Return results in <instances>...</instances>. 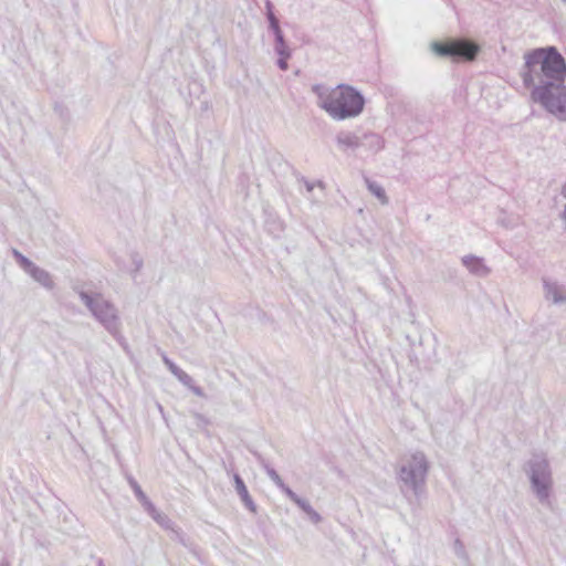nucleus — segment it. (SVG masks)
I'll return each mask as SVG.
<instances>
[{"label":"nucleus","instance_id":"obj_1","mask_svg":"<svg viewBox=\"0 0 566 566\" xmlns=\"http://www.w3.org/2000/svg\"><path fill=\"white\" fill-rule=\"evenodd\" d=\"M521 77L532 87L531 97L558 120L566 122V63L554 48L536 49L524 55Z\"/></svg>","mask_w":566,"mask_h":566},{"label":"nucleus","instance_id":"obj_2","mask_svg":"<svg viewBox=\"0 0 566 566\" xmlns=\"http://www.w3.org/2000/svg\"><path fill=\"white\" fill-rule=\"evenodd\" d=\"M312 92L317 97V106L335 120L356 117L364 109L363 95L350 85L339 84L329 87L316 84L312 86Z\"/></svg>","mask_w":566,"mask_h":566},{"label":"nucleus","instance_id":"obj_3","mask_svg":"<svg viewBox=\"0 0 566 566\" xmlns=\"http://www.w3.org/2000/svg\"><path fill=\"white\" fill-rule=\"evenodd\" d=\"M431 50L439 56L462 57L472 61L479 52V46L469 41L461 40L449 43L433 42Z\"/></svg>","mask_w":566,"mask_h":566},{"label":"nucleus","instance_id":"obj_4","mask_svg":"<svg viewBox=\"0 0 566 566\" xmlns=\"http://www.w3.org/2000/svg\"><path fill=\"white\" fill-rule=\"evenodd\" d=\"M298 188L305 190L307 197L313 201H319L325 196V185L322 180H310L305 177L297 179Z\"/></svg>","mask_w":566,"mask_h":566},{"label":"nucleus","instance_id":"obj_5","mask_svg":"<svg viewBox=\"0 0 566 566\" xmlns=\"http://www.w3.org/2000/svg\"><path fill=\"white\" fill-rule=\"evenodd\" d=\"M336 145L342 153L349 155L361 145V142L355 133L339 132L336 136Z\"/></svg>","mask_w":566,"mask_h":566},{"label":"nucleus","instance_id":"obj_6","mask_svg":"<svg viewBox=\"0 0 566 566\" xmlns=\"http://www.w3.org/2000/svg\"><path fill=\"white\" fill-rule=\"evenodd\" d=\"M462 261L463 264L473 273L481 274L485 272L482 261L475 256H465Z\"/></svg>","mask_w":566,"mask_h":566},{"label":"nucleus","instance_id":"obj_7","mask_svg":"<svg viewBox=\"0 0 566 566\" xmlns=\"http://www.w3.org/2000/svg\"><path fill=\"white\" fill-rule=\"evenodd\" d=\"M275 52L279 56H291V51L284 41V36L282 32H276L275 34Z\"/></svg>","mask_w":566,"mask_h":566},{"label":"nucleus","instance_id":"obj_8","mask_svg":"<svg viewBox=\"0 0 566 566\" xmlns=\"http://www.w3.org/2000/svg\"><path fill=\"white\" fill-rule=\"evenodd\" d=\"M366 182L370 192L375 195L382 203H386L387 198L384 188L380 185L370 180H366Z\"/></svg>","mask_w":566,"mask_h":566},{"label":"nucleus","instance_id":"obj_9","mask_svg":"<svg viewBox=\"0 0 566 566\" xmlns=\"http://www.w3.org/2000/svg\"><path fill=\"white\" fill-rule=\"evenodd\" d=\"M18 256H19V260H20L21 265H22L25 270L30 271L34 277H36L38 280H41V277H42V276H45V277H46V274H45V273H43V272H41V271H39V270H36V269H32V270H31L32 264H31V262H29L25 258H23L22 255H18Z\"/></svg>","mask_w":566,"mask_h":566},{"label":"nucleus","instance_id":"obj_10","mask_svg":"<svg viewBox=\"0 0 566 566\" xmlns=\"http://www.w3.org/2000/svg\"><path fill=\"white\" fill-rule=\"evenodd\" d=\"M416 468L411 470V474L416 475L417 473L423 474L427 471V465L424 462V458L422 454L415 455Z\"/></svg>","mask_w":566,"mask_h":566},{"label":"nucleus","instance_id":"obj_11","mask_svg":"<svg viewBox=\"0 0 566 566\" xmlns=\"http://www.w3.org/2000/svg\"><path fill=\"white\" fill-rule=\"evenodd\" d=\"M366 138L370 140V146L376 150H380L384 147V142L378 135H366Z\"/></svg>","mask_w":566,"mask_h":566},{"label":"nucleus","instance_id":"obj_12","mask_svg":"<svg viewBox=\"0 0 566 566\" xmlns=\"http://www.w3.org/2000/svg\"><path fill=\"white\" fill-rule=\"evenodd\" d=\"M266 15H268V20L270 22V29L273 31V33L275 34L276 32H282V30L279 25V20L274 15L273 11L268 12Z\"/></svg>","mask_w":566,"mask_h":566},{"label":"nucleus","instance_id":"obj_13","mask_svg":"<svg viewBox=\"0 0 566 566\" xmlns=\"http://www.w3.org/2000/svg\"><path fill=\"white\" fill-rule=\"evenodd\" d=\"M290 56H280L277 61V65L282 71H286L289 69L287 59Z\"/></svg>","mask_w":566,"mask_h":566},{"label":"nucleus","instance_id":"obj_14","mask_svg":"<svg viewBox=\"0 0 566 566\" xmlns=\"http://www.w3.org/2000/svg\"><path fill=\"white\" fill-rule=\"evenodd\" d=\"M235 482H237L238 490L240 492L247 493V488H245L243 481L239 476H235Z\"/></svg>","mask_w":566,"mask_h":566},{"label":"nucleus","instance_id":"obj_15","mask_svg":"<svg viewBox=\"0 0 566 566\" xmlns=\"http://www.w3.org/2000/svg\"><path fill=\"white\" fill-rule=\"evenodd\" d=\"M562 196L564 197V199H566V185H565V186H564V188H563ZM564 212H566V203H565V210H564Z\"/></svg>","mask_w":566,"mask_h":566},{"label":"nucleus","instance_id":"obj_16","mask_svg":"<svg viewBox=\"0 0 566 566\" xmlns=\"http://www.w3.org/2000/svg\"><path fill=\"white\" fill-rule=\"evenodd\" d=\"M266 10L268 12L272 11V3L270 1H266Z\"/></svg>","mask_w":566,"mask_h":566}]
</instances>
